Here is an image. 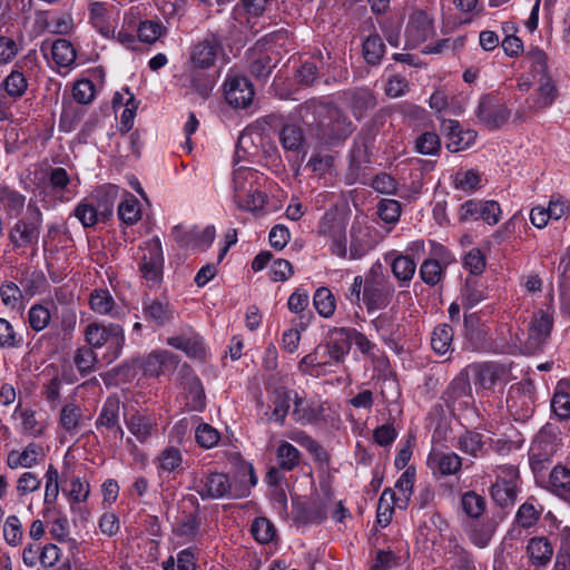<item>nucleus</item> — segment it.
Listing matches in <instances>:
<instances>
[{
  "label": "nucleus",
  "mask_w": 570,
  "mask_h": 570,
  "mask_svg": "<svg viewBox=\"0 0 570 570\" xmlns=\"http://www.w3.org/2000/svg\"><path fill=\"white\" fill-rule=\"evenodd\" d=\"M374 240L367 226L353 224L351 228L350 258L358 259L374 248Z\"/></svg>",
  "instance_id": "nucleus-32"
},
{
  "label": "nucleus",
  "mask_w": 570,
  "mask_h": 570,
  "mask_svg": "<svg viewBox=\"0 0 570 570\" xmlns=\"http://www.w3.org/2000/svg\"><path fill=\"white\" fill-rule=\"evenodd\" d=\"M553 327V313L550 308L539 309L533 314L528 327V337L523 343V352H538L550 337Z\"/></svg>",
  "instance_id": "nucleus-10"
},
{
  "label": "nucleus",
  "mask_w": 570,
  "mask_h": 570,
  "mask_svg": "<svg viewBox=\"0 0 570 570\" xmlns=\"http://www.w3.org/2000/svg\"><path fill=\"white\" fill-rule=\"evenodd\" d=\"M164 252L158 236L142 242L138 246V267L148 287L158 286L164 275Z\"/></svg>",
  "instance_id": "nucleus-3"
},
{
  "label": "nucleus",
  "mask_w": 570,
  "mask_h": 570,
  "mask_svg": "<svg viewBox=\"0 0 570 570\" xmlns=\"http://www.w3.org/2000/svg\"><path fill=\"white\" fill-rule=\"evenodd\" d=\"M445 274L446 267L430 258L424 259L419 268V275L428 286L439 285L444 279Z\"/></svg>",
  "instance_id": "nucleus-49"
},
{
  "label": "nucleus",
  "mask_w": 570,
  "mask_h": 570,
  "mask_svg": "<svg viewBox=\"0 0 570 570\" xmlns=\"http://www.w3.org/2000/svg\"><path fill=\"white\" fill-rule=\"evenodd\" d=\"M489 297V289L484 282L466 278L461 293L462 305L472 308Z\"/></svg>",
  "instance_id": "nucleus-36"
},
{
  "label": "nucleus",
  "mask_w": 570,
  "mask_h": 570,
  "mask_svg": "<svg viewBox=\"0 0 570 570\" xmlns=\"http://www.w3.org/2000/svg\"><path fill=\"white\" fill-rule=\"evenodd\" d=\"M42 220L41 210L29 204L26 217L18 219L9 232V239L13 248L36 246L39 240Z\"/></svg>",
  "instance_id": "nucleus-4"
},
{
  "label": "nucleus",
  "mask_w": 570,
  "mask_h": 570,
  "mask_svg": "<svg viewBox=\"0 0 570 570\" xmlns=\"http://www.w3.org/2000/svg\"><path fill=\"white\" fill-rule=\"evenodd\" d=\"M487 443L488 441H485L483 434L474 431H466L459 438L456 448L473 458H482L488 454Z\"/></svg>",
  "instance_id": "nucleus-35"
},
{
  "label": "nucleus",
  "mask_w": 570,
  "mask_h": 570,
  "mask_svg": "<svg viewBox=\"0 0 570 570\" xmlns=\"http://www.w3.org/2000/svg\"><path fill=\"white\" fill-rule=\"evenodd\" d=\"M394 295V284L384 275L380 263L374 264L363 276H355L345 294L351 304L360 306L362 303L370 314L386 308Z\"/></svg>",
  "instance_id": "nucleus-1"
},
{
  "label": "nucleus",
  "mask_w": 570,
  "mask_h": 570,
  "mask_svg": "<svg viewBox=\"0 0 570 570\" xmlns=\"http://www.w3.org/2000/svg\"><path fill=\"white\" fill-rule=\"evenodd\" d=\"M200 518L197 513H189L181 517L173 528L176 537L180 538L184 543L196 540L200 533Z\"/></svg>",
  "instance_id": "nucleus-40"
},
{
  "label": "nucleus",
  "mask_w": 570,
  "mask_h": 570,
  "mask_svg": "<svg viewBox=\"0 0 570 570\" xmlns=\"http://www.w3.org/2000/svg\"><path fill=\"white\" fill-rule=\"evenodd\" d=\"M443 400L449 407L466 405L471 400L470 380L465 373L455 376L443 392Z\"/></svg>",
  "instance_id": "nucleus-25"
},
{
  "label": "nucleus",
  "mask_w": 570,
  "mask_h": 570,
  "mask_svg": "<svg viewBox=\"0 0 570 570\" xmlns=\"http://www.w3.org/2000/svg\"><path fill=\"white\" fill-rule=\"evenodd\" d=\"M3 538L11 547H18L22 542L23 528L21 520L12 514L3 523Z\"/></svg>",
  "instance_id": "nucleus-64"
},
{
  "label": "nucleus",
  "mask_w": 570,
  "mask_h": 570,
  "mask_svg": "<svg viewBox=\"0 0 570 570\" xmlns=\"http://www.w3.org/2000/svg\"><path fill=\"white\" fill-rule=\"evenodd\" d=\"M142 315L156 326H164L174 318V308L168 302L147 298L142 302Z\"/></svg>",
  "instance_id": "nucleus-31"
},
{
  "label": "nucleus",
  "mask_w": 570,
  "mask_h": 570,
  "mask_svg": "<svg viewBox=\"0 0 570 570\" xmlns=\"http://www.w3.org/2000/svg\"><path fill=\"white\" fill-rule=\"evenodd\" d=\"M167 344L183 351L189 357L203 358L206 354L203 338L191 332L170 336L167 338Z\"/></svg>",
  "instance_id": "nucleus-30"
},
{
  "label": "nucleus",
  "mask_w": 570,
  "mask_h": 570,
  "mask_svg": "<svg viewBox=\"0 0 570 570\" xmlns=\"http://www.w3.org/2000/svg\"><path fill=\"white\" fill-rule=\"evenodd\" d=\"M51 58L59 68H70L76 60V50L67 39H57L51 45Z\"/></svg>",
  "instance_id": "nucleus-44"
},
{
  "label": "nucleus",
  "mask_w": 570,
  "mask_h": 570,
  "mask_svg": "<svg viewBox=\"0 0 570 570\" xmlns=\"http://www.w3.org/2000/svg\"><path fill=\"white\" fill-rule=\"evenodd\" d=\"M279 140L284 149L298 153L304 142V135L301 127L285 125L279 132Z\"/></svg>",
  "instance_id": "nucleus-56"
},
{
  "label": "nucleus",
  "mask_w": 570,
  "mask_h": 570,
  "mask_svg": "<svg viewBox=\"0 0 570 570\" xmlns=\"http://www.w3.org/2000/svg\"><path fill=\"white\" fill-rule=\"evenodd\" d=\"M13 415L20 419V428L23 434L29 436H40L43 433V425L36 419V412L31 409H22L19 404Z\"/></svg>",
  "instance_id": "nucleus-45"
},
{
  "label": "nucleus",
  "mask_w": 570,
  "mask_h": 570,
  "mask_svg": "<svg viewBox=\"0 0 570 570\" xmlns=\"http://www.w3.org/2000/svg\"><path fill=\"white\" fill-rule=\"evenodd\" d=\"M250 532L253 538L261 544L271 543L276 538V528L271 520L265 517L254 519Z\"/></svg>",
  "instance_id": "nucleus-53"
},
{
  "label": "nucleus",
  "mask_w": 570,
  "mask_h": 570,
  "mask_svg": "<svg viewBox=\"0 0 570 570\" xmlns=\"http://www.w3.org/2000/svg\"><path fill=\"white\" fill-rule=\"evenodd\" d=\"M330 498H313L307 504L301 507L296 513L299 524H318L327 518Z\"/></svg>",
  "instance_id": "nucleus-29"
},
{
  "label": "nucleus",
  "mask_w": 570,
  "mask_h": 570,
  "mask_svg": "<svg viewBox=\"0 0 570 570\" xmlns=\"http://www.w3.org/2000/svg\"><path fill=\"white\" fill-rule=\"evenodd\" d=\"M345 97L355 118H362L376 104L373 92L367 88L350 90Z\"/></svg>",
  "instance_id": "nucleus-33"
},
{
  "label": "nucleus",
  "mask_w": 570,
  "mask_h": 570,
  "mask_svg": "<svg viewBox=\"0 0 570 570\" xmlns=\"http://www.w3.org/2000/svg\"><path fill=\"white\" fill-rule=\"evenodd\" d=\"M120 401L117 396H108L99 412V415L95 422L96 429L104 433V430L108 432L107 438L109 440H122L125 436L124 429L120 425L119 420Z\"/></svg>",
  "instance_id": "nucleus-13"
},
{
  "label": "nucleus",
  "mask_w": 570,
  "mask_h": 570,
  "mask_svg": "<svg viewBox=\"0 0 570 570\" xmlns=\"http://www.w3.org/2000/svg\"><path fill=\"white\" fill-rule=\"evenodd\" d=\"M140 205L138 199L134 195H127V197L120 202L118 206V217L126 225H134L140 219Z\"/></svg>",
  "instance_id": "nucleus-58"
},
{
  "label": "nucleus",
  "mask_w": 570,
  "mask_h": 570,
  "mask_svg": "<svg viewBox=\"0 0 570 570\" xmlns=\"http://www.w3.org/2000/svg\"><path fill=\"white\" fill-rule=\"evenodd\" d=\"M313 304L317 313L324 318L332 317L336 309V299L327 287H320L315 291Z\"/></svg>",
  "instance_id": "nucleus-47"
},
{
  "label": "nucleus",
  "mask_w": 570,
  "mask_h": 570,
  "mask_svg": "<svg viewBox=\"0 0 570 570\" xmlns=\"http://www.w3.org/2000/svg\"><path fill=\"white\" fill-rule=\"evenodd\" d=\"M426 465L435 478L455 475L461 471L462 459L454 452L433 449L426 458Z\"/></svg>",
  "instance_id": "nucleus-16"
},
{
  "label": "nucleus",
  "mask_w": 570,
  "mask_h": 570,
  "mask_svg": "<svg viewBox=\"0 0 570 570\" xmlns=\"http://www.w3.org/2000/svg\"><path fill=\"white\" fill-rule=\"evenodd\" d=\"M502 373L503 367L494 362L473 363L465 368L474 386L483 390L492 389Z\"/></svg>",
  "instance_id": "nucleus-17"
},
{
  "label": "nucleus",
  "mask_w": 570,
  "mask_h": 570,
  "mask_svg": "<svg viewBox=\"0 0 570 570\" xmlns=\"http://www.w3.org/2000/svg\"><path fill=\"white\" fill-rule=\"evenodd\" d=\"M189 80L193 91L205 100L213 91L216 82V76L208 70L191 68Z\"/></svg>",
  "instance_id": "nucleus-41"
},
{
  "label": "nucleus",
  "mask_w": 570,
  "mask_h": 570,
  "mask_svg": "<svg viewBox=\"0 0 570 570\" xmlns=\"http://www.w3.org/2000/svg\"><path fill=\"white\" fill-rule=\"evenodd\" d=\"M51 313L46 304H33L28 311V324L35 332H41L49 325Z\"/></svg>",
  "instance_id": "nucleus-61"
},
{
  "label": "nucleus",
  "mask_w": 570,
  "mask_h": 570,
  "mask_svg": "<svg viewBox=\"0 0 570 570\" xmlns=\"http://www.w3.org/2000/svg\"><path fill=\"white\" fill-rule=\"evenodd\" d=\"M112 6L96 1L89 7V20L92 27L105 38L115 37V26L111 19Z\"/></svg>",
  "instance_id": "nucleus-24"
},
{
  "label": "nucleus",
  "mask_w": 570,
  "mask_h": 570,
  "mask_svg": "<svg viewBox=\"0 0 570 570\" xmlns=\"http://www.w3.org/2000/svg\"><path fill=\"white\" fill-rule=\"evenodd\" d=\"M385 261L390 262L391 272L397 279L400 287H409L415 275V261L410 255H403V253L395 250L389 253Z\"/></svg>",
  "instance_id": "nucleus-21"
},
{
  "label": "nucleus",
  "mask_w": 570,
  "mask_h": 570,
  "mask_svg": "<svg viewBox=\"0 0 570 570\" xmlns=\"http://www.w3.org/2000/svg\"><path fill=\"white\" fill-rule=\"evenodd\" d=\"M156 466L159 475L164 473H178L183 470V454L175 446H166L156 459Z\"/></svg>",
  "instance_id": "nucleus-38"
},
{
  "label": "nucleus",
  "mask_w": 570,
  "mask_h": 570,
  "mask_svg": "<svg viewBox=\"0 0 570 570\" xmlns=\"http://www.w3.org/2000/svg\"><path fill=\"white\" fill-rule=\"evenodd\" d=\"M558 90L550 77H544L539 88L525 99V105L531 111H541L553 105Z\"/></svg>",
  "instance_id": "nucleus-26"
},
{
  "label": "nucleus",
  "mask_w": 570,
  "mask_h": 570,
  "mask_svg": "<svg viewBox=\"0 0 570 570\" xmlns=\"http://www.w3.org/2000/svg\"><path fill=\"white\" fill-rule=\"evenodd\" d=\"M553 546L546 537H533L525 546V557L529 562L528 570L546 568L553 557Z\"/></svg>",
  "instance_id": "nucleus-19"
},
{
  "label": "nucleus",
  "mask_w": 570,
  "mask_h": 570,
  "mask_svg": "<svg viewBox=\"0 0 570 570\" xmlns=\"http://www.w3.org/2000/svg\"><path fill=\"white\" fill-rule=\"evenodd\" d=\"M415 469L410 466L400 475L395 483V490L400 493V495L396 494V499L400 500L404 507H406L410 501L415 482Z\"/></svg>",
  "instance_id": "nucleus-62"
},
{
  "label": "nucleus",
  "mask_w": 570,
  "mask_h": 570,
  "mask_svg": "<svg viewBox=\"0 0 570 570\" xmlns=\"http://www.w3.org/2000/svg\"><path fill=\"white\" fill-rule=\"evenodd\" d=\"M73 215L80 222L83 228L92 227L99 220L98 209L88 198L79 202L73 210Z\"/></svg>",
  "instance_id": "nucleus-60"
},
{
  "label": "nucleus",
  "mask_w": 570,
  "mask_h": 570,
  "mask_svg": "<svg viewBox=\"0 0 570 570\" xmlns=\"http://www.w3.org/2000/svg\"><path fill=\"white\" fill-rule=\"evenodd\" d=\"M276 462L278 469L293 471L301 463V452L292 443L281 441L276 449Z\"/></svg>",
  "instance_id": "nucleus-43"
},
{
  "label": "nucleus",
  "mask_w": 570,
  "mask_h": 570,
  "mask_svg": "<svg viewBox=\"0 0 570 570\" xmlns=\"http://www.w3.org/2000/svg\"><path fill=\"white\" fill-rule=\"evenodd\" d=\"M568 387L569 383L560 382L551 400V409L561 421L570 419V394L564 390Z\"/></svg>",
  "instance_id": "nucleus-46"
},
{
  "label": "nucleus",
  "mask_w": 570,
  "mask_h": 570,
  "mask_svg": "<svg viewBox=\"0 0 570 570\" xmlns=\"http://www.w3.org/2000/svg\"><path fill=\"white\" fill-rule=\"evenodd\" d=\"M83 413L79 405L67 403L62 406L59 416V423L63 431L70 435L77 434L82 425Z\"/></svg>",
  "instance_id": "nucleus-42"
},
{
  "label": "nucleus",
  "mask_w": 570,
  "mask_h": 570,
  "mask_svg": "<svg viewBox=\"0 0 570 570\" xmlns=\"http://www.w3.org/2000/svg\"><path fill=\"white\" fill-rule=\"evenodd\" d=\"M85 340L94 350L106 348L102 358L107 363L116 361L125 346V331L120 324L94 321L83 331Z\"/></svg>",
  "instance_id": "nucleus-2"
},
{
  "label": "nucleus",
  "mask_w": 570,
  "mask_h": 570,
  "mask_svg": "<svg viewBox=\"0 0 570 570\" xmlns=\"http://www.w3.org/2000/svg\"><path fill=\"white\" fill-rule=\"evenodd\" d=\"M194 489L203 500L207 499H234L245 497L233 488L229 476L222 472L202 473L194 481Z\"/></svg>",
  "instance_id": "nucleus-5"
},
{
  "label": "nucleus",
  "mask_w": 570,
  "mask_h": 570,
  "mask_svg": "<svg viewBox=\"0 0 570 570\" xmlns=\"http://www.w3.org/2000/svg\"><path fill=\"white\" fill-rule=\"evenodd\" d=\"M559 449V439L548 429H541L534 436L530 450L529 462L533 473H541L551 463Z\"/></svg>",
  "instance_id": "nucleus-6"
},
{
  "label": "nucleus",
  "mask_w": 570,
  "mask_h": 570,
  "mask_svg": "<svg viewBox=\"0 0 570 570\" xmlns=\"http://www.w3.org/2000/svg\"><path fill=\"white\" fill-rule=\"evenodd\" d=\"M322 406L306 401L303 397H299L296 393L294 396V409L292 412V417L295 422L307 425L317 422L321 419Z\"/></svg>",
  "instance_id": "nucleus-34"
},
{
  "label": "nucleus",
  "mask_w": 570,
  "mask_h": 570,
  "mask_svg": "<svg viewBox=\"0 0 570 570\" xmlns=\"http://www.w3.org/2000/svg\"><path fill=\"white\" fill-rule=\"evenodd\" d=\"M178 363L177 356L167 350L153 351L142 363L144 373L148 376H158L166 371L174 370Z\"/></svg>",
  "instance_id": "nucleus-27"
},
{
  "label": "nucleus",
  "mask_w": 570,
  "mask_h": 570,
  "mask_svg": "<svg viewBox=\"0 0 570 570\" xmlns=\"http://www.w3.org/2000/svg\"><path fill=\"white\" fill-rule=\"evenodd\" d=\"M475 115L487 128L498 129L508 121L510 111L504 104L490 95H485L480 99Z\"/></svg>",
  "instance_id": "nucleus-15"
},
{
  "label": "nucleus",
  "mask_w": 570,
  "mask_h": 570,
  "mask_svg": "<svg viewBox=\"0 0 570 570\" xmlns=\"http://www.w3.org/2000/svg\"><path fill=\"white\" fill-rule=\"evenodd\" d=\"M550 489L559 497L570 492V469L563 465H556L549 476Z\"/></svg>",
  "instance_id": "nucleus-54"
},
{
  "label": "nucleus",
  "mask_w": 570,
  "mask_h": 570,
  "mask_svg": "<svg viewBox=\"0 0 570 570\" xmlns=\"http://www.w3.org/2000/svg\"><path fill=\"white\" fill-rule=\"evenodd\" d=\"M89 305L95 313L116 320H121L126 314L124 307L116 303L108 289H95L90 294Z\"/></svg>",
  "instance_id": "nucleus-23"
},
{
  "label": "nucleus",
  "mask_w": 570,
  "mask_h": 570,
  "mask_svg": "<svg viewBox=\"0 0 570 570\" xmlns=\"http://www.w3.org/2000/svg\"><path fill=\"white\" fill-rule=\"evenodd\" d=\"M394 505H397L399 508H405L404 504L396 499V492L387 488L382 492L379 499L376 511V522L382 528H385L390 524L394 513Z\"/></svg>",
  "instance_id": "nucleus-37"
},
{
  "label": "nucleus",
  "mask_w": 570,
  "mask_h": 570,
  "mask_svg": "<svg viewBox=\"0 0 570 570\" xmlns=\"http://www.w3.org/2000/svg\"><path fill=\"white\" fill-rule=\"evenodd\" d=\"M435 35L434 18L423 10L410 14L405 27V41L410 48H416Z\"/></svg>",
  "instance_id": "nucleus-12"
},
{
  "label": "nucleus",
  "mask_w": 570,
  "mask_h": 570,
  "mask_svg": "<svg viewBox=\"0 0 570 570\" xmlns=\"http://www.w3.org/2000/svg\"><path fill=\"white\" fill-rule=\"evenodd\" d=\"M384 52L385 45L379 35H371L363 41V57L367 63H380Z\"/></svg>",
  "instance_id": "nucleus-55"
},
{
  "label": "nucleus",
  "mask_w": 570,
  "mask_h": 570,
  "mask_svg": "<svg viewBox=\"0 0 570 570\" xmlns=\"http://www.w3.org/2000/svg\"><path fill=\"white\" fill-rule=\"evenodd\" d=\"M237 207L243 210L257 212L261 210L266 202V195L259 191L254 185L250 184L248 190L242 194L240 197L234 198Z\"/></svg>",
  "instance_id": "nucleus-52"
},
{
  "label": "nucleus",
  "mask_w": 570,
  "mask_h": 570,
  "mask_svg": "<svg viewBox=\"0 0 570 570\" xmlns=\"http://www.w3.org/2000/svg\"><path fill=\"white\" fill-rule=\"evenodd\" d=\"M223 56L224 48L220 41L214 36L206 37L191 48V68L209 70L216 65L218 58Z\"/></svg>",
  "instance_id": "nucleus-14"
},
{
  "label": "nucleus",
  "mask_w": 570,
  "mask_h": 570,
  "mask_svg": "<svg viewBox=\"0 0 570 570\" xmlns=\"http://www.w3.org/2000/svg\"><path fill=\"white\" fill-rule=\"evenodd\" d=\"M292 392L285 389H277L274 392L273 397V412L271 415V420L283 424L285 417L288 413L291 401H292Z\"/></svg>",
  "instance_id": "nucleus-57"
},
{
  "label": "nucleus",
  "mask_w": 570,
  "mask_h": 570,
  "mask_svg": "<svg viewBox=\"0 0 570 570\" xmlns=\"http://www.w3.org/2000/svg\"><path fill=\"white\" fill-rule=\"evenodd\" d=\"M542 508L533 498L527 500L517 511L515 520L524 529L533 527L540 519Z\"/></svg>",
  "instance_id": "nucleus-48"
},
{
  "label": "nucleus",
  "mask_w": 570,
  "mask_h": 570,
  "mask_svg": "<svg viewBox=\"0 0 570 570\" xmlns=\"http://www.w3.org/2000/svg\"><path fill=\"white\" fill-rule=\"evenodd\" d=\"M45 458V451L41 444L30 442L22 451L11 450L7 455V465L12 469H31Z\"/></svg>",
  "instance_id": "nucleus-22"
},
{
  "label": "nucleus",
  "mask_w": 570,
  "mask_h": 570,
  "mask_svg": "<svg viewBox=\"0 0 570 570\" xmlns=\"http://www.w3.org/2000/svg\"><path fill=\"white\" fill-rule=\"evenodd\" d=\"M73 362L82 376L95 371L97 355L91 346L79 347L73 356Z\"/></svg>",
  "instance_id": "nucleus-63"
},
{
  "label": "nucleus",
  "mask_w": 570,
  "mask_h": 570,
  "mask_svg": "<svg viewBox=\"0 0 570 570\" xmlns=\"http://www.w3.org/2000/svg\"><path fill=\"white\" fill-rule=\"evenodd\" d=\"M494 474L495 482L490 491L493 501L501 508L513 504L517 498L518 469L511 464L499 465L494 469Z\"/></svg>",
  "instance_id": "nucleus-7"
},
{
  "label": "nucleus",
  "mask_w": 570,
  "mask_h": 570,
  "mask_svg": "<svg viewBox=\"0 0 570 570\" xmlns=\"http://www.w3.org/2000/svg\"><path fill=\"white\" fill-rule=\"evenodd\" d=\"M328 351L330 358L334 360L335 364H341L345 361L350 353V336L347 327H335L330 332L328 340L324 344Z\"/></svg>",
  "instance_id": "nucleus-28"
},
{
  "label": "nucleus",
  "mask_w": 570,
  "mask_h": 570,
  "mask_svg": "<svg viewBox=\"0 0 570 570\" xmlns=\"http://www.w3.org/2000/svg\"><path fill=\"white\" fill-rule=\"evenodd\" d=\"M287 438L305 448L316 460L323 461L326 456L324 448L306 432L301 430H293L287 433Z\"/></svg>",
  "instance_id": "nucleus-51"
},
{
  "label": "nucleus",
  "mask_w": 570,
  "mask_h": 570,
  "mask_svg": "<svg viewBox=\"0 0 570 570\" xmlns=\"http://www.w3.org/2000/svg\"><path fill=\"white\" fill-rule=\"evenodd\" d=\"M62 494L66 497L70 511L75 513L77 510L82 512L78 505L85 503L90 495L89 481L76 474L70 463L65 459L61 470Z\"/></svg>",
  "instance_id": "nucleus-8"
},
{
  "label": "nucleus",
  "mask_w": 570,
  "mask_h": 570,
  "mask_svg": "<svg viewBox=\"0 0 570 570\" xmlns=\"http://www.w3.org/2000/svg\"><path fill=\"white\" fill-rule=\"evenodd\" d=\"M226 102L233 108L245 109L254 99L253 83L244 76L229 71L223 83Z\"/></svg>",
  "instance_id": "nucleus-11"
},
{
  "label": "nucleus",
  "mask_w": 570,
  "mask_h": 570,
  "mask_svg": "<svg viewBox=\"0 0 570 570\" xmlns=\"http://www.w3.org/2000/svg\"><path fill=\"white\" fill-rule=\"evenodd\" d=\"M165 32L166 28L158 20H144L137 27L138 39L145 43H155Z\"/></svg>",
  "instance_id": "nucleus-59"
},
{
  "label": "nucleus",
  "mask_w": 570,
  "mask_h": 570,
  "mask_svg": "<svg viewBox=\"0 0 570 570\" xmlns=\"http://www.w3.org/2000/svg\"><path fill=\"white\" fill-rule=\"evenodd\" d=\"M453 342V330L448 324H440L434 327L431 336V346L440 355L448 353Z\"/></svg>",
  "instance_id": "nucleus-50"
},
{
  "label": "nucleus",
  "mask_w": 570,
  "mask_h": 570,
  "mask_svg": "<svg viewBox=\"0 0 570 570\" xmlns=\"http://www.w3.org/2000/svg\"><path fill=\"white\" fill-rule=\"evenodd\" d=\"M442 131L446 135V149L451 153L468 149L476 139L474 130H462L459 121L452 119L442 122Z\"/></svg>",
  "instance_id": "nucleus-20"
},
{
  "label": "nucleus",
  "mask_w": 570,
  "mask_h": 570,
  "mask_svg": "<svg viewBox=\"0 0 570 570\" xmlns=\"http://www.w3.org/2000/svg\"><path fill=\"white\" fill-rule=\"evenodd\" d=\"M29 82L27 76L18 63L14 65L13 69L1 83L6 94L12 99L21 98L26 94Z\"/></svg>",
  "instance_id": "nucleus-39"
},
{
  "label": "nucleus",
  "mask_w": 570,
  "mask_h": 570,
  "mask_svg": "<svg viewBox=\"0 0 570 570\" xmlns=\"http://www.w3.org/2000/svg\"><path fill=\"white\" fill-rule=\"evenodd\" d=\"M317 108L326 114V120L321 121L322 138L326 142L344 140L353 132L352 121L340 109L323 104Z\"/></svg>",
  "instance_id": "nucleus-9"
},
{
  "label": "nucleus",
  "mask_w": 570,
  "mask_h": 570,
  "mask_svg": "<svg viewBox=\"0 0 570 570\" xmlns=\"http://www.w3.org/2000/svg\"><path fill=\"white\" fill-rule=\"evenodd\" d=\"M125 424L130 434L141 444L149 441L158 425L156 416L144 411H135L125 416Z\"/></svg>",
  "instance_id": "nucleus-18"
}]
</instances>
